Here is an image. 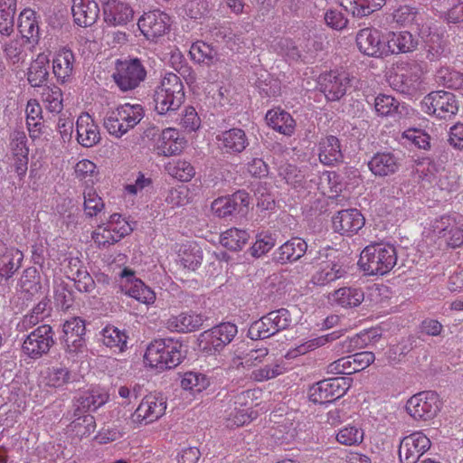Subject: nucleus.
Segmentation results:
<instances>
[{
    "label": "nucleus",
    "mask_w": 463,
    "mask_h": 463,
    "mask_svg": "<svg viewBox=\"0 0 463 463\" xmlns=\"http://www.w3.org/2000/svg\"><path fill=\"white\" fill-rule=\"evenodd\" d=\"M185 146L186 139L176 128H166L156 138L155 149L160 156H171L181 153Z\"/></svg>",
    "instance_id": "21"
},
{
    "label": "nucleus",
    "mask_w": 463,
    "mask_h": 463,
    "mask_svg": "<svg viewBox=\"0 0 463 463\" xmlns=\"http://www.w3.org/2000/svg\"><path fill=\"white\" fill-rule=\"evenodd\" d=\"M392 22L400 27H409L415 30L420 37L430 35L431 19L420 8L411 5H402L392 14Z\"/></svg>",
    "instance_id": "10"
},
{
    "label": "nucleus",
    "mask_w": 463,
    "mask_h": 463,
    "mask_svg": "<svg viewBox=\"0 0 463 463\" xmlns=\"http://www.w3.org/2000/svg\"><path fill=\"white\" fill-rule=\"evenodd\" d=\"M95 429L96 423L94 417L90 414H84L77 417L71 422L67 427V432L79 439H82L93 433Z\"/></svg>",
    "instance_id": "49"
},
{
    "label": "nucleus",
    "mask_w": 463,
    "mask_h": 463,
    "mask_svg": "<svg viewBox=\"0 0 463 463\" xmlns=\"http://www.w3.org/2000/svg\"><path fill=\"white\" fill-rule=\"evenodd\" d=\"M314 268L311 283L316 286H326L343 278L346 273L345 268L338 258L337 250L332 248L317 252V256L314 258Z\"/></svg>",
    "instance_id": "6"
},
{
    "label": "nucleus",
    "mask_w": 463,
    "mask_h": 463,
    "mask_svg": "<svg viewBox=\"0 0 463 463\" xmlns=\"http://www.w3.org/2000/svg\"><path fill=\"white\" fill-rule=\"evenodd\" d=\"M215 140L217 147L222 153L230 155L241 153L249 145L245 131L239 128L220 131Z\"/></svg>",
    "instance_id": "19"
},
{
    "label": "nucleus",
    "mask_w": 463,
    "mask_h": 463,
    "mask_svg": "<svg viewBox=\"0 0 463 463\" xmlns=\"http://www.w3.org/2000/svg\"><path fill=\"white\" fill-rule=\"evenodd\" d=\"M249 233L244 230L232 228L221 234L220 242L228 250H239L248 242Z\"/></svg>",
    "instance_id": "48"
},
{
    "label": "nucleus",
    "mask_w": 463,
    "mask_h": 463,
    "mask_svg": "<svg viewBox=\"0 0 463 463\" xmlns=\"http://www.w3.org/2000/svg\"><path fill=\"white\" fill-rule=\"evenodd\" d=\"M75 55L71 49L61 48L52 58V72L61 84L69 83L75 74Z\"/></svg>",
    "instance_id": "20"
},
{
    "label": "nucleus",
    "mask_w": 463,
    "mask_h": 463,
    "mask_svg": "<svg viewBox=\"0 0 463 463\" xmlns=\"http://www.w3.org/2000/svg\"><path fill=\"white\" fill-rule=\"evenodd\" d=\"M318 158L325 165H334L343 161L340 140L335 136L321 138L318 143Z\"/></svg>",
    "instance_id": "29"
},
{
    "label": "nucleus",
    "mask_w": 463,
    "mask_h": 463,
    "mask_svg": "<svg viewBox=\"0 0 463 463\" xmlns=\"http://www.w3.org/2000/svg\"><path fill=\"white\" fill-rule=\"evenodd\" d=\"M351 78L346 71H331L323 73L318 78L319 90L325 94L327 100H338L350 87Z\"/></svg>",
    "instance_id": "17"
},
{
    "label": "nucleus",
    "mask_w": 463,
    "mask_h": 463,
    "mask_svg": "<svg viewBox=\"0 0 463 463\" xmlns=\"http://www.w3.org/2000/svg\"><path fill=\"white\" fill-rule=\"evenodd\" d=\"M397 263V251L391 244H372L360 254L358 264L368 275H384Z\"/></svg>",
    "instance_id": "2"
},
{
    "label": "nucleus",
    "mask_w": 463,
    "mask_h": 463,
    "mask_svg": "<svg viewBox=\"0 0 463 463\" xmlns=\"http://www.w3.org/2000/svg\"><path fill=\"white\" fill-rule=\"evenodd\" d=\"M435 14L444 23L457 24L463 23V0H453L448 8H434Z\"/></svg>",
    "instance_id": "51"
},
{
    "label": "nucleus",
    "mask_w": 463,
    "mask_h": 463,
    "mask_svg": "<svg viewBox=\"0 0 463 463\" xmlns=\"http://www.w3.org/2000/svg\"><path fill=\"white\" fill-rule=\"evenodd\" d=\"M420 38L424 42L426 56L430 61H438L445 54V43L442 36L433 31V25H430V35Z\"/></svg>",
    "instance_id": "43"
},
{
    "label": "nucleus",
    "mask_w": 463,
    "mask_h": 463,
    "mask_svg": "<svg viewBox=\"0 0 463 463\" xmlns=\"http://www.w3.org/2000/svg\"><path fill=\"white\" fill-rule=\"evenodd\" d=\"M189 54L195 62L206 65L213 64L218 59L217 51L203 41L194 43L190 47Z\"/></svg>",
    "instance_id": "46"
},
{
    "label": "nucleus",
    "mask_w": 463,
    "mask_h": 463,
    "mask_svg": "<svg viewBox=\"0 0 463 463\" xmlns=\"http://www.w3.org/2000/svg\"><path fill=\"white\" fill-rule=\"evenodd\" d=\"M155 108L160 115L177 110L184 101V86L175 73H167L155 93Z\"/></svg>",
    "instance_id": "5"
},
{
    "label": "nucleus",
    "mask_w": 463,
    "mask_h": 463,
    "mask_svg": "<svg viewBox=\"0 0 463 463\" xmlns=\"http://www.w3.org/2000/svg\"><path fill=\"white\" fill-rule=\"evenodd\" d=\"M238 333L237 326L233 323H221L200 334L198 347L203 353L212 355L220 353L228 345Z\"/></svg>",
    "instance_id": "7"
},
{
    "label": "nucleus",
    "mask_w": 463,
    "mask_h": 463,
    "mask_svg": "<svg viewBox=\"0 0 463 463\" xmlns=\"http://www.w3.org/2000/svg\"><path fill=\"white\" fill-rule=\"evenodd\" d=\"M121 288L127 295L141 303L149 305L156 300L155 292L136 278L134 271L129 269H124L121 272Z\"/></svg>",
    "instance_id": "18"
},
{
    "label": "nucleus",
    "mask_w": 463,
    "mask_h": 463,
    "mask_svg": "<svg viewBox=\"0 0 463 463\" xmlns=\"http://www.w3.org/2000/svg\"><path fill=\"white\" fill-rule=\"evenodd\" d=\"M423 235L430 241L439 240L450 248L459 247L463 245V215L451 213L436 218Z\"/></svg>",
    "instance_id": "3"
},
{
    "label": "nucleus",
    "mask_w": 463,
    "mask_h": 463,
    "mask_svg": "<svg viewBox=\"0 0 463 463\" xmlns=\"http://www.w3.org/2000/svg\"><path fill=\"white\" fill-rule=\"evenodd\" d=\"M386 0H342L341 5L354 16L364 17L381 9Z\"/></svg>",
    "instance_id": "39"
},
{
    "label": "nucleus",
    "mask_w": 463,
    "mask_h": 463,
    "mask_svg": "<svg viewBox=\"0 0 463 463\" xmlns=\"http://www.w3.org/2000/svg\"><path fill=\"white\" fill-rule=\"evenodd\" d=\"M371 172L377 176H387L396 173L400 167L398 157L391 152L375 154L368 163Z\"/></svg>",
    "instance_id": "32"
},
{
    "label": "nucleus",
    "mask_w": 463,
    "mask_h": 463,
    "mask_svg": "<svg viewBox=\"0 0 463 463\" xmlns=\"http://www.w3.org/2000/svg\"><path fill=\"white\" fill-rule=\"evenodd\" d=\"M49 304V299L46 298H43L35 307H33L30 313L24 316L23 319L17 326L19 330L26 331L39 324L44 319V317H48L50 315L48 310Z\"/></svg>",
    "instance_id": "44"
},
{
    "label": "nucleus",
    "mask_w": 463,
    "mask_h": 463,
    "mask_svg": "<svg viewBox=\"0 0 463 463\" xmlns=\"http://www.w3.org/2000/svg\"><path fill=\"white\" fill-rule=\"evenodd\" d=\"M42 99L46 109L52 113H59L62 109V92L55 85L46 86L43 89Z\"/></svg>",
    "instance_id": "52"
},
{
    "label": "nucleus",
    "mask_w": 463,
    "mask_h": 463,
    "mask_svg": "<svg viewBox=\"0 0 463 463\" xmlns=\"http://www.w3.org/2000/svg\"><path fill=\"white\" fill-rule=\"evenodd\" d=\"M133 14L130 5L120 0H108L103 5L104 21L111 26L126 25L132 20Z\"/></svg>",
    "instance_id": "25"
},
{
    "label": "nucleus",
    "mask_w": 463,
    "mask_h": 463,
    "mask_svg": "<svg viewBox=\"0 0 463 463\" xmlns=\"http://www.w3.org/2000/svg\"><path fill=\"white\" fill-rule=\"evenodd\" d=\"M421 110L439 119H451L458 111V101L449 91L437 90L426 95L420 101Z\"/></svg>",
    "instance_id": "9"
},
{
    "label": "nucleus",
    "mask_w": 463,
    "mask_h": 463,
    "mask_svg": "<svg viewBox=\"0 0 463 463\" xmlns=\"http://www.w3.org/2000/svg\"><path fill=\"white\" fill-rule=\"evenodd\" d=\"M266 120L269 127L285 136H291L295 131V120L289 113L280 109L269 110Z\"/></svg>",
    "instance_id": "34"
},
{
    "label": "nucleus",
    "mask_w": 463,
    "mask_h": 463,
    "mask_svg": "<svg viewBox=\"0 0 463 463\" xmlns=\"http://www.w3.org/2000/svg\"><path fill=\"white\" fill-rule=\"evenodd\" d=\"M32 44H28L24 38H15L9 41L4 46L6 60L13 64L23 63L27 57V50Z\"/></svg>",
    "instance_id": "42"
},
{
    "label": "nucleus",
    "mask_w": 463,
    "mask_h": 463,
    "mask_svg": "<svg viewBox=\"0 0 463 463\" xmlns=\"http://www.w3.org/2000/svg\"><path fill=\"white\" fill-rule=\"evenodd\" d=\"M77 141L84 147H92L101 139L99 128L89 113L80 114L76 121Z\"/></svg>",
    "instance_id": "24"
},
{
    "label": "nucleus",
    "mask_w": 463,
    "mask_h": 463,
    "mask_svg": "<svg viewBox=\"0 0 463 463\" xmlns=\"http://www.w3.org/2000/svg\"><path fill=\"white\" fill-rule=\"evenodd\" d=\"M384 39L386 41V56L389 54L411 52L418 46V41L408 31L389 32Z\"/></svg>",
    "instance_id": "26"
},
{
    "label": "nucleus",
    "mask_w": 463,
    "mask_h": 463,
    "mask_svg": "<svg viewBox=\"0 0 463 463\" xmlns=\"http://www.w3.org/2000/svg\"><path fill=\"white\" fill-rule=\"evenodd\" d=\"M49 57L45 53H39L31 62L27 72V80L32 87L42 86L49 75Z\"/></svg>",
    "instance_id": "35"
},
{
    "label": "nucleus",
    "mask_w": 463,
    "mask_h": 463,
    "mask_svg": "<svg viewBox=\"0 0 463 463\" xmlns=\"http://www.w3.org/2000/svg\"><path fill=\"white\" fill-rule=\"evenodd\" d=\"M279 175L291 187L300 191L308 188L305 175L297 166L285 163L279 165Z\"/></svg>",
    "instance_id": "45"
},
{
    "label": "nucleus",
    "mask_w": 463,
    "mask_h": 463,
    "mask_svg": "<svg viewBox=\"0 0 463 463\" xmlns=\"http://www.w3.org/2000/svg\"><path fill=\"white\" fill-rule=\"evenodd\" d=\"M335 232L351 236L364 225V218L357 209H346L338 212L332 220Z\"/></svg>",
    "instance_id": "23"
},
{
    "label": "nucleus",
    "mask_w": 463,
    "mask_h": 463,
    "mask_svg": "<svg viewBox=\"0 0 463 463\" xmlns=\"http://www.w3.org/2000/svg\"><path fill=\"white\" fill-rule=\"evenodd\" d=\"M108 399V393L103 389L96 387L84 393L80 399V403L87 411H96L105 404Z\"/></svg>",
    "instance_id": "53"
},
{
    "label": "nucleus",
    "mask_w": 463,
    "mask_h": 463,
    "mask_svg": "<svg viewBox=\"0 0 463 463\" xmlns=\"http://www.w3.org/2000/svg\"><path fill=\"white\" fill-rule=\"evenodd\" d=\"M268 321L269 319L266 315L260 320L253 322L248 330V336L252 340H258L269 338L275 335L274 329L270 324L268 325Z\"/></svg>",
    "instance_id": "58"
},
{
    "label": "nucleus",
    "mask_w": 463,
    "mask_h": 463,
    "mask_svg": "<svg viewBox=\"0 0 463 463\" xmlns=\"http://www.w3.org/2000/svg\"><path fill=\"white\" fill-rule=\"evenodd\" d=\"M71 12L74 22L81 27H87L96 22L99 8L94 0H72Z\"/></svg>",
    "instance_id": "27"
},
{
    "label": "nucleus",
    "mask_w": 463,
    "mask_h": 463,
    "mask_svg": "<svg viewBox=\"0 0 463 463\" xmlns=\"http://www.w3.org/2000/svg\"><path fill=\"white\" fill-rule=\"evenodd\" d=\"M144 114L141 105L125 103L108 112L104 127L109 135L119 138L134 128L144 118Z\"/></svg>",
    "instance_id": "4"
},
{
    "label": "nucleus",
    "mask_w": 463,
    "mask_h": 463,
    "mask_svg": "<svg viewBox=\"0 0 463 463\" xmlns=\"http://www.w3.org/2000/svg\"><path fill=\"white\" fill-rule=\"evenodd\" d=\"M165 171L172 177L181 181L189 182L195 175L193 165L184 159H175L165 165Z\"/></svg>",
    "instance_id": "47"
},
{
    "label": "nucleus",
    "mask_w": 463,
    "mask_h": 463,
    "mask_svg": "<svg viewBox=\"0 0 463 463\" xmlns=\"http://www.w3.org/2000/svg\"><path fill=\"white\" fill-rule=\"evenodd\" d=\"M356 44L361 52L373 57L386 56L385 43L381 32L375 28L361 29L356 35Z\"/></svg>",
    "instance_id": "22"
},
{
    "label": "nucleus",
    "mask_w": 463,
    "mask_h": 463,
    "mask_svg": "<svg viewBox=\"0 0 463 463\" xmlns=\"http://www.w3.org/2000/svg\"><path fill=\"white\" fill-rule=\"evenodd\" d=\"M85 322L80 317H71L62 325L61 341L85 335Z\"/></svg>",
    "instance_id": "59"
},
{
    "label": "nucleus",
    "mask_w": 463,
    "mask_h": 463,
    "mask_svg": "<svg viewBox=\"0 0 463 463\" xmlns=\"http://www.w3.org/2000/svg\"><path fill=\"white\" fill-rule=\"evenodd\" d=\"M166 398L160 393H149L143 397L128 423L132 428L151 424L162 418L166 411Z\"/></svg>",
    "instance_id": "8"
},
{
    "label": "nucleus",
    "mask_w": 463,
    "mask_h": 463,
    "mask_svg": "<svg viewBox=\"0 0 463 463\" xmlns=\"http://www.w3.org/2000/svg\"><path fill=\"white\" fill-rule=\"evenodd\" d=\"M84 211L90 217L96 216L104 209V202L92 187H87L83 193Z\"/></svg>",
    "instance_id": "55"
},
{
    "label": "nucleus",
    "mask_w": 463,
    "mask_h": 463,
    "mask_svg": "<svg viewBox=\"0 0 463 463\" xmlns=\"http://www.w3.org/2000/svg\"><path fill=\"white\" fill-rule=\"evenodd\" d=\"M183 345L172 338L156 339L146 348L145 363L159 371L176 367L183 360Z\"/></svg>",
    "instance_id": "1"
},
{
    "label": "nucleus",
    "mask_w": 463,
    "mask_h": 463,
    "mask_svg": "<svg viewBox=\"0 0 463 463\" xmlns=\"http://www.w3.org/2000/svg\"><path fill=\"white\" fill-rule=\"evenodd\" d=\"M439 395L434 392H421L411 396L406 403V411L414 420H429L440 411Z\"/></svg>",
    "instance_id": "13"
},
{
    "label": "nucleus",
    "mask_w": 463,
    "mask_h": 463,
    "mask_svg": "<svg viewBox=\"0 0 463 463\" xmlns=\"http://www.w3.org/2000/svg\"><path fill=\"white\" fill-rule=\"evenodd\" d=\"M102 342L114 353H122L127 348L128 335L125 331L114 326H107L102 329Z\"/></svg>",
    "instance_id": "41"
},
{
    "label": "nucleus",
    "mask_w": 463,
    "mask_h": 463,
    "mask_svg": "<svg viewBox=\"0 0 463 463\" xmlns=\"http://www.w3.org/2000/svg\"><path fill=\"white\" fill-rule=\"evenodd\" d=\"M209 385L207 377L197 372H186L182 377L181 387L193 392H201Z\"/></svg>",
    "instance_id": "54"
},
{
    "label": "nucleus",
    "mask_w": 463,
    "mask_h": 463,
    "mask_svg": "<svg viewBox=\"0 0 463 463\" xmlns=\"http://www.w3.org/2000/svg\"><path fill=\"white\" fill-rule=\"evenodd\" d=\"M19 283L21 288L31 295L38 292V290L41 288V285L40 276L36 268L30 267L25 269L23 272Z\"/></svg>",
    "instance_id": "57"
},
{
    "label": "nucleus",
    "mask_w": 463,
    "mask_h": 463,
    "mask_svg": "<svg viewBox=\"0 0 463 463\" xmlns=\"http://www.w3.org/2000/svg\"><path fill=\"white\" fill-rule=\"evenodd\" d=\"M364 439V430L358 422L348 423L335 432L336 441L344 446H358Z\"/></svg>",
    "instance_id": "38"
},
{
    "label": "nucleus",
    "mask_w": 463,
    "mask_h": 463,
    "mask_svg": "<svg viewBox=\"0 0 463 463\" xmlns=\"http://www.w3.org/2000/svg\"><path fill=\"white\" fill-rule=\"evenodd\" d=\"M307 250V242L300 238H293L281 245L278 251V261L286 263L300 259Z\"/></svg>",
    "instance_id": "36"
},
{
    "label": "nucleus",
    "mask_w": 463,
    "mask_h": 463,
    "mask_svg": "<svg viewBox=\"0 0 463 463\" xmlns=\"http://www.w3.org/2000/svg\"><path fill=\"white\" fill-rule=\"evenodd\" d=\"M171 17L159 10L145 13L137 21V26L146 40L156 42L171 29Z\"/></svg>",
    "instance_id": "14"
},
{
    "label": "nucleus",
    "mask_w": 463,
    "mask_h": 463,
    "mask_svg": "<svg viewBox=\"0 0 463 463\" xmlns=\"http://www.w3.org/2000/svg\"><path fill=\"white\" fill-rule=\"evenodd\" d=\"M364 298V292L359 288H341L329 296L333 304L343 307H353L359 306Z\"/></svg>",
    "instance_id": "37"
},
{
    "label": "nucleus",
    "mask_w": 463,
    "mask_h": 463,
    "mask_svg": "<svg viewBox=\"0 0 463 463\" xmlns=\"http://www.w3.org/2000/svg\"><path fill=\"white\" fill-rule=\"evenodd\" d=\"M24 260L23 252L14 248H5L0 255V278L9 279L21 268Z\"/></svg>",
    "instance_id": "33"
},
{
    "label": "nucleus",
    "mask_w": 463,
    "mask_h": 463,
    "mask_svg": "<svg viewBox=\"0 0 463 463\" xmlns=\"http://www.w3.org/2000/svg\"><path fill=\"white\" fill-rule=\"evenodd\" d=\"M27 137L22 128L14 129L10 135L11 156L28 155Z\"/></svg>",
    "instance_id": "63"
},
{
    "label": "nucleus",
    "mask_w": 463,
    "mask_h": 463,
    "mask_svg": "<svg viewBox=\"0 0 463 463\" xmlns=\"http://www.w3.org/2000/svg\"><path fill=\"white\" fill-rule=\"evenodd\" d=\"M178 257L184 269L195 270L202 263L203 251L196 242H187L180 248Z\"/></svg>",
    "instance_id": "40"
},
{
    "label": "nucleus",
    "mask_w": 463,
    "mask_h": 463,
    "mask_svg": "<svg viewBox=\"0 0 463 463\" xmlns=\"http://www.w3.org/2000/svg\"><path fill=\"white\" fill-rule=\"evenodd\" d=\"M92 239L99 247H107L118 241V235H114L112 224L99 225L92 232Z\"/></svg>",
    "instance_id": "56"
},
{
    "label": "nucleus",
    "mask_w": 463,
    "mask_h": 463,
    "mask_svg": "<svg viewBox=\"0 0 463 463\" xmlns=\"http://www.w3.org/2000/svg\"><path fill=\"white\" fill-rule=\"evenodd\" d=\"M347 389V382L345 378L326 379L311 386L308 396L314 403L325 404L341 398Z\"/></svg>",
    "instance_id": "15"
},
{
    "label": "nucleus",
    "mask_w": 463,
    "mask_h": 463,
    "mask_svg": "<svg viewBox=\"0 0 463 463\" xmlns=\"http://www.w3.org/2000/svg\"><path fill=\"white\" fill-rule=\"evenodd\" d=\"M203 323V318L201 315L194 312H183L169 317L165 326L173 332L188 333L198 330Z\"/></svg>",
    "instance_id": "31"
},
{
    "label": "nucleus",
    "mask_w": 463,
    "mask_h": 463,
    "mask_svg": "<svg viewBox=\"0 0 463 463\" xmlns=\"http://www.w3.org/2000/svg\"><path fill=\"white\" fill-rule=\"evenodd\" d=\"M18 29L21 33L20 38L26 40L28 44L33 46L38 43L40 29L37 14L33 10L26 8L20 13Z\"/></svg>",
    "instance_id": "28"
},
{
    "label": "nucleus",
    "mask_w": 463,
    "mask_h": 463,
    "mask_svg": "<svg viewBox=\"0 0 463 463\" xmlns=\"http://www.w3.org/2000/svg\"><path fill=\"white\" fill-rule=\"evenodd\" d=\"M71 379L70 370L63 365H52L42 370L40 383L45 388L57 390L63 388Z\"/></svg>",
    "instance_id": "30"
},
{
    "label": "nucleus",
    "mask_w": 463,
    "mask_h": 463,
    "mask_svg": "<svg viewBox=\"0 0 463 463\" xmlns=\"http://www.w3.org/2000/svg\"><path fill=\"white\" fill-rule=\"evenodd\" d=\"M438 78L447 88L455 90L463 88V73L458 71L441 69L438 73Z\"/></svg>",
    "instance_id": "64"
},
{
    "label": "nucleus",
    "mask_w": 463,
    "mask_h": 463,
    "mask_svg": "<svg viewBox=\"0 0 463 463\" xmlns=\"http://www.w3.org/2000/svg\"><path fill=\"white\" fill-rule=\"evenodd\" d=\"M374 108L378 115L389 116L400 112V103L390 95H378L374 99Z\"/></svg>",
    "instance_id": "60"
},
{
    "label": "nucleus",
    "mask_w": 463,
    "mask_h": 463,
    "mask_svg": "<svg viewBox=\"0 0 463 463\" xmlns=\"http://www.w3.org/2000/svg\"><path fill=\"white\" fill-rule=\"evenodd\" d=\"M268 325L270 324L275 333L287 329L291 322V316L288 309L280 308L269 312L268 315Z\"/></svg>",
    "instance_id": "61"
},
{
    "label": "nucleus",
    "mask_w": 463,
    "mask_h": 463,
    "mask_svg": "<svg viewBox=\"0 0 463 463\" xmlns=\"http://www.w3.org/2000/svg\"><path fill=\"white\" fill-rule=\"evenodd\" d=\"M146 71L138 59L118 61L113 74L115 82L123 91L137 88L146 78Z\"/></svg>",
    "instance_id": "12"
},
{
    "label": "nucleus",
    "mask_w": 463,
    "mask_h": 463,
    "mask_svg": "<svg viewBox=\"0 0 463 463\" xmlns=\"http://www.w3.org/2000/svg\"><path fill=\"white\" fill-rule=\"evenodd\" d=\"M402 139L420 149L430 147V136L420 128H410L402 132Z\"/></svg>",
    "instance_id": "62"
},
{
    "label": "nucleus",
    "mask_w": 463,
    "mask_h": 463,
    "mask_svg": "<svg viewBox=\"0 0 463 463\" xmlns=\"http://www.w3.org/2000/svg\"><path fill=\"white\" fill-rule=\"evenodd\" d=\"M288 368L282 361H275L251 371L250 378L255 382H264L283 374Z\"/></svg>",
    "instance_id": "50"
},
{
    "label": "nucleus",
    "mask_w": 463,
    "mask_h": 463,
    "mask_svg": "<svg viewBox=\"0 0 463 463\" xmlns=\"http://www.w3.org/2000/svg\"><path fill=\"white\" fill-rule=\"evenodd\" d=\"M431 446L430 439L421 431L405 436L400 442L399 459L401 463H417Z\"/></svg>",
    "instance_id": "16"
},
{
    "label": "nucleus",
    "mask_w": 463,
    "mask_h": 463,
    "mask_svg": "<svg viewBox=\"0 0 463 463\" xmlns=\"http://www.w3.org/2000/svg\"><path fill=\"white\" fill-rule=\"evenodd\" d=\"M54 344L52 327L43 324L25 337L22 345V352L29 358L38 360L47 354Z\"/></svg>",
    "instance_id": "11"
}]
</instances>
